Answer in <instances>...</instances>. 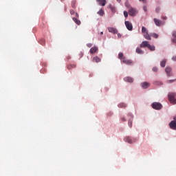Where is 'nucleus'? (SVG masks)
I'll return each instance as SVG.
<instances>
[{"label":"nucleus","mask_w":176,"mask_h":176,"mask_svg":"<svg viewBox=\"0 0 176 176\" xmlns=\"http://www.w3.org/2000/svg\"><path fill=\"white\" fill-rule=\"evenodd\" d=\"M124 24L129 31H133V24L130 21H126Z\"/></svg>","instance_id":"6"},{"label":"nucleus","mask_w":176,"mask_h":176,"mask_svg":"<svg viewBox=\"0 0 176 176\" xmlns=\"http://www.w3.org/2000/svg\"><path fill=\"white\" fill-rule=\"evenodd\" d=\"M165 72L167 74L168 76H171V67H166L165 68Z\"/></svg>","instance_id":"11"},{"label":"nucleus","mask_w":176,"mask_h":176,"mask_svg":"<svg viewBox=\"0 0 176 176\" xmlns=\"http://www.w3.org/2000/svg\"><path fill=\"white\" fill-rule=\"evenodd\" d=\"M98 2L99 5L101 6H105L107 3V0H96Z\"/></svg>","instance_id":"12"},{"label":"nucleus","mask_w":176,"mask_h":176,"mask_svg":"<svg viewBox=\"0 0 176 176\" xmlns=\"http://www.w3.org/2000/svg\"><path fill=\"white\" fill-rule=\"evenodd\" d=\"M97 50H98V48L97 47H94L91 48L89 52H90L91 54H94V53H96V52H97Z\"/></svg>","instance_id":"17"},{"label":"nucleus","mask_w":176,"mask_h":176,"mask_svg":"<svg viewBox=\"0 0 176 176\" xmlns=\"http://www.w3.org/2000/svg\"><path fill=\"white\" fill-rule=\"evenodd\" d=\"M121 120H122V122H126V118H124V117H122Z\"/></svg>","instance_id":"37"},{"label":"nucleus","mask_w":176,"mask_h":176,"mask_svg":"<svg viewBox=\"0 0 176 176\" xmlns=\"http://www.w3.org/2000/svg\"><path fill=\"white\" fill-rule=\"evenodd\" d=\"M124 80L125 82H129V83H133V78H131V77H125L124 78Z\"/></svg>","instance_id":"14"},{"label":"nucleus","mask_w":176,"mask_h":176,"mask_svg":"<svg viewBox=\"0 0 176 176\" xmlns=\"http://www.w3.org/2000/svg\"><path fill=\"white\" fill-rule=\"evenodd\" d=\"M87 46L88 47H91V46H93V45H92L91 43H88V44L87 45Z\"/></svg>","instance_id":"36"},{"label":"nucleus","mask_w":176,"mask_h":176,"mask_svg":"<svg viewBox=\"0 0 176 176\" xmlns=\"http://www.w3.org/2000/svg\"><path fill=\"white\" fill-rule=\"evenodd\" d=\"M129 14L130 16H133L137 14V10L133 8H130L129 10Z\"/></svg>","instance_id":"7"},{"label":"nucleus","mask_w":176,"mask_h":176,"mask_svg":"<svg viewBox=\"0 0 176 176\" xmlns=\"http://www.w3.org/2000/svg\"><path fill=\"white\" fill-rule=\"evenodd\" d=\"M155 12H156V13H159V12H160V7H157V8L155 9Z\"/></svg>","instance_id":"33"},{"label":"nucleus","mask_w":176,"mask_h":176,"mask_svg":"<svg viewBox=\"0 0 176 176\" xmlns=\"http://www.w3.org/2000/svg\"><path fill=\"white\" fill-rule=\"evenodd\" d=\"M151 36H153V38H155V39H157L159 38V35L156 33H151Z\"/></svg>","instance_id":"27"},{"label":"nucleus","mask_w":176,"mask_h":176,"mask_svg":"<svg viewBox=\"0 0 176 176\" xmlns=\"http://www.w3.org/2000/svg\"><path fill=\"white\" fill-rule=\"evenodd\" d=\"M70 14H75V11L74 10H70Z\"/></svg>","instance_id":"34"},{"label":"nucleus","mask_w":176,"mask_h":176,"mask_svg":"<svg viewBox=\"0 0 176 176\" xmlns=\"http://www.w3.org/2000/svg\"><path fill=\"white\" fill-rule=\"evenodd\" d=\"M144 12H146V8H144Z\"/></svg>","instance_id":"45"},{"label":"nucleus","mask_w":176,"mask_h":176,"mask_svg":"<svg viewBox=\"0 0 176 176\" xmlns=\"http://www.w3.org/2000/svg\"><path fill=\"white\" fill-rule=\"evenodd\" d=\"M172 36H173L174 38H172V42L173 43H176V30H174L172 33Z\"/></svg>","instance_id":"15"},{"label":"nucleus","mask_w":176,"mask_h":176,"mask_svg":"<svg viewBox=\"0 0 176 176\" xmlns=\"http://www.w3.org/2000/svg\"><path fill=\"white\" fill-rule=\"evenodd\" d=\"M151 107L153 109H156L157 111L162 109L163 108V105H162L160 102H153Z\"/></svg>","instance_id":"2"},{"label":"nucleus","mask_w":176,"mask_h":176,"mask_svg":"<svg viewBox=\"0 0 176 176\" xmlns=\"http://www.w3.org/2000/svg\"><path fill=\"white\" fill-rule=\"evenodd\" d=\"M123 58H124V56H123V53H120L118 54V58H120V60H122V61L123 60Z\"/></svg>","instance_id":"29"},{"label":"nucleus","mask_w":176,"mask_h":176,"mask_svg":"<svg viewBox=\"0 0 176 176\" xmlns=\"http://www.w3.org/2000/svg\"><path fill=\"white\" fill-rule=\"evenodd\" d=\"M149 45V43L148 41H143L141 44H140V47H148Z\"/></svg>","instance_id":"13"},{"label":"nucleus","mask_w":176,"mask_h":176,"mask_svg":"<svg viewBox=\"0 0 176 176\" xmlns=\"http://www.w3.org/2000/svg\"><path fill=\"white\" fill-rule=\"evenodd\" d=\"M76 17H79V14H78V12L76 13Z\"/></svg>","instance_id":"43"},{"label":"nucleus","mask_w":176,"mask_h":176,"mask_svg":"<svg viewBox=\"0 0 176 176\" xmlns=\"http://www.w3.org/2000/svg\"><path fill=\"white\" fill-rule=\"evenodd\" d=\"M142 33L143 34V35L148 33V30H146V28L144 26L142 27Z\"/></svg>","instance_id":"22"},{"label":"nucleus","mask_w":176,"mask_h":176,"mask_svg":"<svg viewBox=\"0 0 176 176\" xmlns=\"http://www.w3.org/2000/svg\"><path fill=\"white\" fill-rule=\"evenodd\" d=\"M124 16L126 18L129 17V12H127V11H124Z\"/></svg>","instance_id":"31"},{"label":"nucleus","mask_w":176,"mask_h":176,"mask_svg":"<svg viewBox=\"0 0 176 176\" xmlns=\"http://www.w3.org/2000/svg\"><path fill=\"white\" fill-rule=\"evenodd\" d=\"M76 4V0H73L72 1V8H75V5Z\"/></svg>","instance_id":"30"},{"label":"nucleus","mask_w":176,"mask_h":176,"mask_svg":"<svg viewBox=\"0 0 176 176\" xmlns=\"http://www.w3.org/2000/svg\"><path fill=\"white\" fill-rule=\"evenodd\" d=\"M136 53H138V54H144V51L140 48H136Z\"/></svg>","instance_id":"23"},{"label":"nucleus","mask_w":176,"mask_h":176,"mask_svg":"<svg viewBox=\"0 0 176 176\" xmlns=\"http://www.w3.org/2000/svg\"><path fill=\"white\" fill-rule=\"evenodd\" d=\"M140 85L142 87V89H148V87H149V86H151V84L147 82H142L140 84Z\"/></svg>","instance_id":"10"},{"label":"nucleus","mask_w":176,"mask_h":176,"mask_svg":"<svg viewBox=\"0 0 176 176\" xmlns=\"http://www.w3.org/2000/svg\"><path fill=\"white\" fill-rule=\"evenodd\" d=\"M107 30L109 32H111V34H118V30L115 28L109 27L107 28Z\"/></svg>","instance_id":"9"},{"label":"nucleus","mask_w":176,"mask_h":176,"mask_svg":"<svg viewBox=\"0 0 176 176\" xmlns=\"http://www.w3.org/2000/svg\"><path fill=\"white\" fill-rule=\"evenodd\" d=\"M126 107H127V104L125 103H120L118 104L119 108H126Z\"/></svg>","instance_id":"25"},{"label":"nucleus","mask_w":176,"mask_h":176,"mask_svg":"<svg viewBox=\"0 0 176 176\" xmlns=\"http://www.w3.org/2000/svg\"><path fill=\"white\" fill-rule=\"evenodd\" d=\"M93 60L95 61V63H100L101 61V59L98 56L94 57Z\"/></svg>","instance_id":"24"},{"label":"nucleus","mask_w":176,"mask_h":176,"mask_svg":"<svg viewBox=\"0 0 176 176\" xmlns=\"http://www.w3.org/2000/svg\"><path fill=\"white\" fill-rule=\"evenodd\" d=\"M153 21H154L155 25H157V27H162V25H164V24H166L165 21H161L156 18L153 19Z\"/></svg>","instance_id":"3"},{"label":"nucleus","mask_w":176,"mask_h":176,"mask_svg":"<svg viewBox=\"0 0 176 176\" xmlns=\"http://www.w3.org/2000/svg\"><path fill=\"white\" fill-rule=\"evenodd\" d=\"M98 14H99V16H104V14H105V12H104V10H102V9H100L98 12Z\"/></svg>","instance_id":"26"},{"label":"nucleus","mask_w":176,"mask_h":176,"mask_svg":"<svg viewBox=\"0 0 176 176\" xmlns=\"http://www.w3.org/2000/svg\"><path fill=\"white\" fill-rule=\"evenodd\" d=\"M71 58V56H68L67 59L69 60Z\"/></svg>","instance_id":"46"},{"label":"nucleus","mask_w":176,"mask_h":176,"mask_svg":"<svg viewBox=\"0 0 176 176\" xmlns=\"http://www.w3.org/2000/svg\"><path fill=\"white\" fill-rule=\"evenodd\" d=\"M100 35H104V32H101Z\"/></svg>","instance_id":"44"},{"label":"nucleus","mask_w":176,"mask_h":176,"mask_svg":"<svg viewBox=\"0 0 176 176\" xmlns=\"http://www.w3.org/2000/svg\"><path fill=\"white\" fill-rule=\"evenodd\" d=\"M162 19H163V20H167V16H162Z\"/></svg>","instance_id":"40"},{"label":"nucleus","mask_w":176,"mask_h":176,"mask_svg":"<svg viewBox=\"0 0 176 176\" xmlns=\"http://www.w3.org/2000/svg\"><path fill=\"white\" fill-rule=\"evenodd\" d=\"M118 38H122V34H120V33L118 34Z\"/></svg>","instance_id":"39"},{"label":"nucleus","mask_w":176,"mask_h":176,"mask_svg":"<svg viewBox=\"0 0 176 176\" xmlns=\"http://www.w3.org/2000/svg\"><path fill=\"white\" fill-rule=\"evenodd\" d=\"M147 47L148 49H149V50H151V52H155V45H151L150 44H148Z\"/></svg>","instance_id":"19"},{"label":"nucleus","mask_w":176,"mask_h":176,"mask_svg":"<svg viewBox=\"0 0 176 176\" xmlns=\"http://www.w3.org/2000/svg\"><path fill=\"white\" fill-rule=\"evenodd\" d=\"M129 127H133V122L131 120H129Z\"/></svg>","instance_id":"32"},{"label":"nucleus","mask_w":176,"mask_h":176,"mask_svg":"<svg viewBox=\"0 0 176 176\" xmlns=\"http://www.w3.org/2000/svg\"><path fill=\"white\" fill-rule=\"evenodd\" d=\"M176 94L175 93H169L168 95V100L172 104H176V100H175Z\"/></svg>","instance_id":"1"},{"label":"nucleus","mask_w":176,"mask_h":176,"mask_svg":"<svg viewBox=\"0 0 176 176\" xmlns=\"http://www.w3.org/2000/svg\"><path fill=\"white\" fill-rule=\"evenodd\" d=\"M173 82H175V80H170L168 81V83H173Z\"/></svg>","instance_id":"38"},{"label":"nucleus","mask_w":176,"mask_h":176,"mask_svg":"<svg viewBox=\"0 0 176 176\" xmlns=\"http://www.w3.org/2000/svg\"><path fill=\"white\" fill-rule=\"evenodd\" d=\"M173 61H176V56L173 57Z\"/></svg>","instance_id":"42"},{"label":"nucleus","mask_w":176,"mask_h":176,"mask_svg":"<svg viewBox=\"0 0 176 176\" xmlns=\"http://www.w3.org/2000/svg\"><path fill=\"white\" fill-rule=\"evenodd\" d=\"M72 68H76V65L70 64L67 65V69H72Z\"/></svg>","instance_id":"20"},{"label":"nucleus","mask_w":176,"mask_h":176,"mask_svg":"<svg viewBox=\"0 0 176 176\" xmlns=\"http://www.w3.org/2000/svg\"><path fill=\"white\" fill-rule=\"evenodd\" d=\"M73 21H74V23H76V24H77V25H80V21L78 19L73 18Z\"/></svg>","instance_id":"21"},{"label":"nucleus","mask_w":176,"mask_h":176,"mask_svg":"<svg viewBox=\"0 0 176 176\" xmlns=\"http://www.w3.org/2000/svg\"><path fill=\"white\" fill-rule=\"evenodd\" d=\"M117 1H120V0H117Z\"/></svg>","instance_id":"47"},{"label":"nucleus","mask_w":176,"mask_h":176,"mask_svg":"<svg viewBox=\"0 0 176 176\" xmlns=\"http://www.w3.org/2000/svg\"><path fill=\"white\" fill-rule=\"evenodd\" d=\"M122 61L124 64H126V65H131L133 64V61L131 60L126 59V58H122Z\"/></svg>","instance_id":"8"},{"label":"nucleus","mask_w":176,"mask_h":176,"mask_svg":"<svg viewBox=\"0 0 176 176\" xmlns=\"http://www.w3.org/2000/svg\"><path fill=\"white\" fill-rule=\"evenodd\" d=\"M153 72H157V67H155L153 68Z\"/></svg>","instance_id":"35"},{"label":"nucleus","mask_w":176,"mask_h":176,"mask_svg":"<svg viewBox=\"0 0 176 176\" xmlns=\"http://www.w3.org/2000/svg\"><path fill=\"white\" fill-rule=\"evenodd\" d=\"M139 1L143 2V3H145L146 2V0H139Z\"/></svg>","instance_id":"41"},{"label":"nucleus","mask_w":176,"mask_h":176,"mask_svg":"<svg viewBox=\"0 0 176 176\" xmlns=\"http://www.w3.org/2000/svg\"><path fill=\"white\" fill-rule=\"evenodd\" d=\"M109 8L111 9L112 13H115V12H116V10H115V8L112 6V5H109Z\"/></svg>","instance_id":"28"},{"label":"nucleus","mask_w":176,"mask_h":176,"mask_svg":"<svg viewBox=\"0 0 176 176\" xmlns=\"http://www.w3.org/2000/svg\"><path fill=\"white\" fill-rule=\"evenodd\" d=\"M144 38H145V39H147V41H151L152 38H151V34L149 35V34L147 33H144V34H143Z\"/></svg>","instance_id":"16"},{"label":"nucleus","mask_w":176,"mask_h":176,"mask_svg":"<svg viewBox=\"0 0 176 176\" xmlns=\"http://www.w3.org/2000/svg\"><path fill=\"white\" fill-rule=\"evenodd\" d=\"M169 127L172 130H176V116L173 117V120L169 123Z\"/></svg>","instance_id":"4"},{"label":"nucleus","mask_w":176,"mask_h":176,"mask_svg":"<svg viewBox=\"0 0 176 176\" xmlns=\"http://www.w3.org/2000/svg\"><path fill=\"white\" fill-rule=\"evenodd\" d=\"M166 63H167V60L166 59H164L160 62V65L162 68H164V67H166Z\"/></svg>","instance_id":"18"},{"label":"nucleus","mask_w":176,"mask_h":176,"mask_svg":"<svg viewBox=\"0 0 176 176\" xmlns=\"http://www.w3.org/2000/svg\"><path fill=\"white\" fill-rule=\"evenodd\" d=\"M124 141L125 142H128V144H133V142H135V141H137V139H132L131 138H130V136H126V138H124Z\"/></svg>","instance_id":"5"}]
</instances>
